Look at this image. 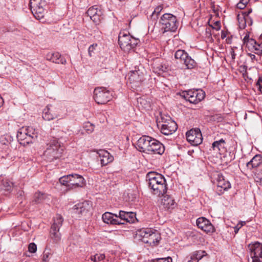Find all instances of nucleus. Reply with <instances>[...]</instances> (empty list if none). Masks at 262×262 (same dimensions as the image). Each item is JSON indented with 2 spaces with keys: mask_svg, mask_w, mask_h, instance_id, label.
I'll return each mask as SVG.
<instances>
[{
  "mask_svg": "<svg viewBox=\"0 0 262 262\" xmlns=\"http://www.w3.org/2000/svg\"><path fill=\"white\" fill-rule=\"evenodd\" d=\"M226 37V34L225 32L222 31L221 33V38L222 39L225 38Z\"/></svg>",
  "mask_w": 262,
  "mask_h": 262,
  "instance_id": "64",
  "label": "nucleus"
},
{
  "mask_svg": "<svg viewBox=\"0 0 262 262\" xmlns=\"http://www.w3.org/2000/svg\"><path fill=\"white\" fill-rule=\"evenodd\" d=\"M247 55L251 58V59L252 61H253L254 60H257L255 55L251 54V53H248Z\"/></svg>",
  "mask_w": 262,
  "mask_h": 262,
  "instance_id": "54",
  "label": "nucleus"
},
{
  "mask_svg": "<svg viewBox=\"0 0 262 262\" xmlns=\"http://www.w3.org/2000/svg\"><path fill=\"white\" fill-rule=\"evenodd\" d=\"M261 165L262 156L260 154L255 155L252 159L246 164V167L250 170L261 167Z\"/></svg>",
  "mask_w": 262,
  "mask_h": 262,
  "instance_id": "20",
  "label": "nucleus"
},
{
  "mask_svg": "<svg viewBox=\"0 0 262 262\" xmlns=\"http://www.w3.org/2000/svg\"><path fill=\"white\" fill-rule=\"evenodd\" d=\"M254 180L257 185H262V171L260 169L254 173Z\"/></svg>",
  "mask_w": 262,
  "mask_h": 262,
  "instance_id": "39",
  "label": "nucleus"
},
{
  "mask_svg": "<svg viewBox=\"0 0 262 262\" xmlns=\"http://www.w3.org/2000/svg\"><path fill=\"white\" fill-rule=\"evenodd\" d=\"M188 55V54L184 50H178L174 53L175 58L179 59L182 63H183Z\"/></svg>",
  "mask_w": 262,
  "mask_h": 262,
  "instance_id": "35",
  "label": "nucleus"
},
{
  "mask_svg": "<svg viewBox=\"0 0 262 262\" xmlns=\"http://www.w3.org/2000/svg\"><path fill=\"white\" fill-rule=\"evenodd\" d=\"M23 129L25 130L26 135L28 136V138L27 139V143H33L34 141H35L37 138V133L35 131V129L32 127L28 126L26 128H24Z\"/></svg>",
  "mask_w": 262,
  "mask_h": 262,
  "instance_id": "27",
  "label": "nucleus"
},
{
  "mask_svg": "<svg viewBox=\"0 0 262 262\" xmlns=\"http://www.w3.org/2000/svg\"><path fill=\"white\" fill-rule=\"evenodd\" d=\"M113 98V93L103 87H98L94 91V99L98 104H104Z\"/></svg>",
  "mask_w": 262,
  "mask_h": 262,
  "instance_id": "6",
  "label": "nucleus"
},
{
  "mask_svg": "<svg viewBox=\"0 0 262 262\" xmlns=\"http://www.w3.org/2000/svg\"><path fill=\"white\" fill-rule=\"evenodd\" d=\"M86 13L95 23L98 24L102 19L103 11L99 6L95 5L90 7Z\"/></svg>",
  "mask_w": 262,
  "mask_h": 262,
  "instance_id": "12",
  "label": "nucleus"
},
{
  "mask_svg": "<svg viewBox=\"0 0 262 262\" xmlns=\"http://www.w3.org/2000/svg\"><path fill=\"white\" fill-rule=\"evenodd\" d=\"M139 40L133 37L129 34L120 32L118 36V43L120 48L125 52H129L134 49Z\"/></svg>",
  "mask_w": 262,
  "mask_h": 262,
  "instance_id": "3",
  "label": "nucleus"
},
{
  "mask_svg": "<svg viewBox=\"0 0 262 262\" xmlns=\"http://www.w3.org/2000/svg\"><path fill=\"white\" fill-rule=\"evenodd\" d=\"M261 83H262V77H259L258 78V79L257 82H256V85L261 84Z\"/></svg>",
  "mask_w": 262,
  "mask_h": 262,
  "instance_id": "62",
  "label": "nucleus"
},
{
  "mask_svg": "<svg viewBox=\"0 0 262 262\" xmlns=\"http://www.w3.org/2000/svg\"><path fill=\"white\" fill-rule=\"evenodd\" d=\"M63 219L61 215L57 214L54 219V222L51 226L50 231V237L54 243H58L60 242L61 235L59 232V229L62 225Z\"/></svg>",
  "mask_w": 262,
  "mask_h": 262,
  "instance_id": "5",
  "label": "nucleus"
},
{
  "mask_svg": "<svg viewBox=\"0 0 262 262\" xmlns=\"http://www.w3.org/2000/svg\"><path fill=\"white\" fill-rule=\"evenodd\" d=\"M105 258V256L104 254H96L93 256H91V259L92 261L94 262H97L101 261L104 259Z\"/></svg>",
  "mask_w": 262,
  "mask_h": 262,
  "instance_id": "42",
  "label": "nucleus"
},
{
  "mask_svg": "<svg viewBox=\"0 0 262 262\" xmlns=\"http://www.w3.org/2000/svg\"><path fill=\"white\" fill-rule=\"evenodd\" d=\"M149 228H142L140 229H139L137 231L136 236L137 237H138L139 238H140V239H142L144 236H145V235L146 234V232L149 231Z\"/></svg>",
  "mask_w": 262,
  "mask_h": 262,
  "instance_id": "43",
  "label": "nucleus"
},
{
  "mask_svg": "<svg viewBox=\"0 0 262 262\" xmlns=\"http://www.w3.org/2000/svg\"><path fill=\"white\" fill-rule=\"evenodd\" d=\"M50 106L51 105H47L43 111L42 118L45 120L50 121L58 117V115L56 114H53L52 113V111L50 108Z\"/></svg>",
  "mask_w": 262,
  "mask_h": 262,
  "instance_id": "28",
  "label": "nucleus"
},
{
  "mask_svg": "<svg viewBox=\"0 0 262 262\" xmlns=\"http://www.w3.org/2000/svg\"><path fill=\"white\" fill-rule=\"evenodd\" d=\"M216 192L219 195L223 194L224 191L231 188V184L228 180H226L222 174H218L217 178Z\"/></svg>",
  "mask_w": 262,
  "mask_h": 262,
  "instance_id": "14",
  "label": "nucleus"
},
{
  "mask_svg": "<svg viewBox=\"0 0 262 262\" xmlns=\"http://www.w3.org/2000/svg\"><path fill=\"white\" fill-rule=\"evenodd\" d=\"M187 140L192 145L197 146L202 142L201 130L198 128H193L186 133Z\"/></svg>",
  "mask_w": 262,
  "mask_h": 262,
  "instance_id": "10",
  "label": "nucleus"
},
{
  "mask_svg": "<svg viewBox=\"0 0 262 262\" xmlns=\"http://www.w3.org/2000/svg\"><path fill=\"white\" fill-rule=\"evenodd\" d=\"M151 231H152V229L151 228H149V231L146 232V233L145 235V236H144L142 239H140L142 241H143V239L148 240L150 236V233H151Z\"/></svg>",
  "mask_w": 262,
  "mask_h": 262,
  "instance_id": "52",
  "label": "nucleus"
},
{
  "mask_svg": "<svg viewBox=\"0 0 262 262\" xmlns=\"http://www.w3.org/2000/svg\"><path fill=\"white\" fill-rule=\"evenodd\" d=\"M226 142L223 139L215 141L212 144L211 148L216 152L221 153L225 151Z\"/></svg>",
  "mask_w": 262,
  "mask_h": 262,
  "instance_id": "26",
  "label": "nucleus"
},
{
  "mask_svg": "<svg viewBox=\"0 0 262 262\" xmlns=\"http://www.w3.org/2000/svg\"><path fill=\"white\" fill-rule=\"evenodd\" d=\"M37 250V246L34 243H30L28 246V251L31 253H35Z\"/></svg>",
  "mask_w": 262,
  "mask_h": 262,
  "instance_id": "49",
  "label": "nucleus"
},
{
  "mask_svg": "<svg viewBox=\"0 0 262 262\" xmlns=\"http://www.w3.org/2000/svg\"><path fill=\"white\" fill-rule=\"evenodd\" d=\"M97 43H93V45H91L88 49V53L90 57H92L93 56V54L94 53V51L96 50V47H97Z\"/></svg>",
  "mask_w": 262,
  "mask_h": 262,
  "instance_id": "47",
  "label": "nucleus"
},
{
  "mask_svg": "<svg viewBox=\"0 0 262 262\" xmlns=\"http://www.w3.org/2000/svg\"><path fill=\"white\" fill-rule=\"evenodd\" d=\"M91 207L88 201H84L75 205L71 209V213L75 217L86 215Z\"/></svg>",
  "mask_w": 262,
  "mask_h": 262,
  "instance_id": "9",
  "label": "nucleus"
},
{
  "mask_svg": "<svg viewBox=\"0 0 262 262\" xmlns=\"http://www.w3.org/2000/svg\"><path fill=\"white\" fill-rule=\"evenodd\" d=\"M129 79L133 82L140 83L144 80V74L139 70L130 71Z\"/></svg>",
  "mask_w": 262,
  "mask_h": 262,
  "instance_id": "25",
  "label": "nucleus"
},
{
  "mask_svg": "<svg viewBox=\"0 0 262 262\" xmlns=\"http://www.w3.org/2000/svg\"><path fill=\"white\" fill-rule=\"evenodd\" d=\"M161 239L160 234L156 230L154 231L152 230L150 236L148 240L143 239L144 243L149 244L151 246L157 245Z\"/></svg>",
  "mask_w": 262,
  "mask_h": 262,
  "instance_id": "24",
  "label": "nucleus"
},
{
  "mask_svg": "<svg viewBox=\"0 0 262 262\" xmlns=\"http://www.w3.org/2000/svg\"><path fill=\"white\" fill-rule=\"evenodd\" d=\"M241 228V227L239 226V224H237L235 227H234V232L235 233H237L238 231V230Z\"/></svg>",
  "mask_w": 262,
  "mask_h": 262,
  "instance_id": "60",
  "label": "nucleus"
},
{
  "mask_svg": "<svg viewBox=\"0 0 262 262\" xmlns=\"http://www.w3.org/2000/svg\"><path fill=\"white\" fill-rule=\"evenodd\" d=\"M26 131L24 130L23 128L20 129L17 134V139L21 145L26 146L29 144L30 143H27V139L28 138L27 135H26Z\"/></svg>",
  "mask_w": 262,
  "mask_h": 262,
  "instance_id": "29",
  "label": "nucleus"
},
{
  "mask_svg": "<svg viewBox=\"0 0 262 262\" xmlns=\"http://www.w3.org/2000/svg\"><path fill=\"white\" fill-rule=\"evenodd\" d=\"M163 9V5H159L157 6L154 11L152 12V14L150 15V19L155 23L157 22V19L159 18V15H160L161 12Z\"/></svg>",
  "mask_w": 262,
  "mask_h": 262,
  "instance_id": "32",
  "label": "nucleus"
},
{
  "mask_svg": "<svg viewBox=\"0 0 262 262\" xmlns=\"http://www.w3.org/2000/svg\"><path fill=\"white\" fill-rule=\"evenodd\" d=\"M237 19L239 24V28L241 29H244L246 26L247 21L245 16L240 17L238 15L237 16Z\"/></svg>",
  "mask_w": 262,
  "mask_h": 262,
  "instance_id": "40",
  "label": "nucleus"
},
{
  "mask_svg": "<svg viewBox=\"0 0 262 262\" xmlns=\"http://www.w3.org/2000/svg\"><path fill=\"white\" fill-rule=\"evenodd\" d=\"M29 5L32 13L36 19H40L43 17V7L46 5L45 0H30Z\"/></svg>",
  "mask_w": 262,
  "mask_h": 262,
  "instance_id": "7",
  "label": "nucleus"
},
{
  "mask_svg": "<svg viewBox=\"0 0 262 262\" xmlns=\"http://www.w3.org/2000/svg\"><path fill=\"white\" fill-rule=\"evenodd\" d=\"M64 148L61 146L59 140L53 138L46 144L43 155L48 162H52L61 157Z\"/></svg>",
  "mask_w": 262,
  "mask_h": 262,
  "instance_id": "2",
  "label": "nucleus"
},
{
  "mask_svg": "<svg viewBox=\"0 0 262 262\" xmlns=\"http://www.w3.org/2000/svg\"><path fill=\"white\" fill-rule=\"evenodd\" d=\"M250 38H249V32L247 31L246 35L243 38V41L244 44L247 43L249 41Z\"/></svg>",
  "mask_w": 262,
  "mask_h": 262,
  "instance_id": "50",
  "label": "nucleus"
},
{
  "mask_svg": "<svg viewBox=\"0 0 262 262\" xmlns=\"http://www.w3.org/2000/svg\"><path fill=\"white\" fill-rule=\"evenodd\" d=\"M155 68L163 72H166L168 70V66L164 62L155 64Z\"/></svg>",
  "mask_w": 262,
  "mask_h": 262,
  "instance_id": "41",
  "label": "nucleus"
},
{
  "mask_svg": "<svg viewBox=\"0 0 262 262\" xmlns=\"http://www.w3.org/2000/svg\"><path fill=\"white\" fill-rule=\"evenodd\" d=\"M14 184L8 179L3 180L0 184V193L7 196L12 191Z\"/></svg>",
  "mask_w": 262,
  "mask_h": 262,
  "instance_id": "19",
  "label": "nucleus"
},
{
  "mask_svg": "<svg viewBox=\"0 0 262 262\" xmlns=\"http://www.w3.org/2000/svg\"><path fill=\"white\" fill-rule=\"evenodd\" d=\"M102 220L103 222L106 224L110 225H123L124 223L119 221L118 215L113 214L110 212H105L102 215Z\"/></svg>",
  "mask_w": 262,
  "mask_h": 262,
  "instance_id": "17",
  "label": "nucleus"
},
{
  "mask_svg": "<svg viewBox=\"0 0 262 262\" xmlns=\"http://www.w3.org/2000/svg\"><path fill=\"white\" fill-rule=\"evenodd\" d=\"M10 137L6 136H2L0 137V143L5 146H8L10 144Z\"/></svg>",
  "mask_w": 262,
  "mask_h": 262,
  "instance_id": "44",
  "label": "nucleus"
},
{
  "mask_svg": "<svg viewBox=\"0 0 262 262\" xmlns=\"http://www.w3.org/2000/svg\"><path fill=\"white\" fill-rule=\"evenodd\" d=\"M148 154L162 155L165 150L164 146L159 141L153 138Z\"/></svg>",
  "mask_w": 262,
  "mask_h": 262,
  "instance_id": "18",
  "label": "nucleus"
},
{
  "mask_svg": "<svg viewBox=\"0 0 262 262\" xmlns=\"http://www.w3.org/2000/svg\"><path fill=\"white\" fill-rule=\"evenodd\" d=\"M70 176H72L70 179V185H71V188L82 187L85 182L82 176L77 174H71Z\"/></svg>",
  "mask_w": 262,
  "mask_h": 262,
  "instance_id": "21",
  "label": "nucleus"
},
{
  "mask_svg": "<svg viewBox=\"0 0 262 262\" xmlns=\"http://www.w3.org/2000/svg\"><path fill=\"white\" fill-rule=\"evenodd\" d=\"M98 154L100 158V161L102 166L106 165L114 160L113 156L111 155L106 150H100L98 151Z\"/></svg>",
  "mask_w": 262,
  "mask_h": 262,
  "instance_id": "22",
  "label": "nucleus"
},
{
  "mask_svg": "<svg viewBox=\"0 0 262 262\" xmlns=\"http://www.w3.org/2000/svg\"><path fill=\"white\" fill-rule=\"evenodd\" d=\"M195 94V90H189L188 91H183L180 94L181 96L184 98L186 100L188 101L190 103H193L191 101V98L194 99Z\"/></svg>",
  "mask_w": 262,
  "mask_h": 262,
  "instance_id": "33",
  "label": "nucleus"
},
{
  "mask_svg": "<svg viewBox=\"0 0 262 262\" xmlns=\"http://www.w3.org/2000/svg\"><path fill=\"white\" fill-rule=\"evenodd\" d=\"M206 35L209 37L211 36V29L210 28H206Z\"/></svg>",
  "mask_w": 262,
  "mask_h": 262,
  "instance_id": "57",
  "label": "nucleus"
},
{
  "mask_svg": "<svg viewBox=\"0 0 262 262\" xmlns=\"http://www.w3.org/2000/svg\"><path fill=\"white\" fill-rule=\"evenodd\" d=\"M206 253L205 251L200 250L194 252L190 257V259L187 262H199Z\"/></svg>",
  "mask_w": 262,
  "mask_h": 262,
  "instance_id": "30",
  "label": "nucleus"
},
{
  "mask_svg": "<svg viewBox=\"0 0 262 262\" xmlns=\"http://www.w3.org/2000/svg\"><path fill=\"white\" fill-rule=\"evenodd\" d=\"M230 54L231 55L232 59L234 60V59L235 58L236 54L235 53L234 51L233 50L231 51Z\"/></svg>",
  "mask_w": 262,
  "mask_h": 262,
  "instance_id": "61",
  "label": "nucleus"
},
{
  "mask_svg": "<svg viewBox=\"0 0 262 262\" xmlns=\"http://www.w3.org/2000/svg\"><path fill=\"white\" fill-rule=\"evenodd\" d=\"M250 0H241L240 2L242 3L244 5H247V4L249 2Z\"/></svg>",
  "mask_w": 262,
  "mask_h": 262,
  "instance_id": "63",
  "label": "nucleus"
},
{
  "mask_svg": "<svg viewBox=\"0 0 262 262\" xmlns=\"http://www.w3.org/2000/svg\"><path fill=\"white\" fill-rule=\"evenodd\" d=\"M205 97V93L202 90H195V94L194 99L191 98V101L193 104H197L204 99Z\"/></svg>",
  "mask_w": 262,
  "mask_h": 262,
  "instance_id": "34",
  "label": "nucleus"
},
{
  "mask_svg": "<svg viewBox=\"0 0 262 262\" xmlns=\"http://www.w3.org/2000/svg\"><path fill=\"white\" fill-rule=\"evenodd\" d=\"M84 127L89 134L92 133L94 129V125L90 122L86 123Z\"/></svg>",
  "mask_w": 262,
  "mask_h": 262,
  "instance_id": "48",
  "label": "nucleus"
},
{
  "mask_svg": "<svg viewBox=\"0 0 262 262\" xmlns=\"http://www.w3.org/2000/svg\"><path fill=\"white\" fill-rule=\"evenodd\" d=\"M152 262H172V258L168 256L165 258H158L152 260Z\"/></svg>",
  "mask_w": 262,
  "mask_h": 262,
  "instance_id": "46",
  "label": "nucleus"
},
{
  "mask_svg": "<svg viewBox=\"0 0 262 262\" xmlns=\"http://www.w3.org/2000/svg\"><path fill=\"white\" fill-rule=\"evenodd\" d=\"M52 56L53 62L62 64H65L67 63L66 59L62 57L58 52L52 53Z\"/></svg>",
  "mask_w": 262,
  "mask_h": 262,
  "instance_id": "31",
  "label": "nucleus"
},
{
  "mask_svg": "<svg viewBox=\"0 0 262 262\" xmlns=\"http://www.w3.org/2000/svg\"><path fill=\"white\" fill-rule=\"evenodd\" d=\"M146 182L151 192L160 196L167 192V184L164 177L155 171L148 172L146 176Z\"/></svg>",
  "mask_w": 262,
  "mask_h": 262,
  "instance_id": "1",
  "label": "nucleus"
},
{
  "mask_svg": "<svg viewBox=\"0 0 262 262\" xmlns=\"http://www.w3.org/2000/svg\"><path fill=\"white\" fill-rule=\"evenodd\" d=\"M252 12V9L251 8H250L248 9L247 11H246L243 13V14L245 15V16L248 17V15Z\"/></svg>",
  "mask_w": 262,
  "mask_h": 262,
  "instance_id": "56",
  "label": "nucleus"
},
{
  "mask_svg": "<svg viewBox=\"0 0 262 262\" xmlns=\"http://www.w3.org/2000/svg\"><path fill=\"white\" fill-rule=\"evenodd\" d=\"M47 195L45 193L40 191L36 192L34 194L33 201L37 204L40 203L47 198Z\"/></svg>",
  "mask_w": 262,
  "mask_h": 262,
  "instance_id": "37",
  "label": "nucleus"
},
{
  "mask_svg": "<svg viewBox=\"0 0 262 262\" xmlns=\"http://www.w3.org/2000/svg\"><path fill=\"white\" fill-rule=\"evenodd\" d=\"M160 23L164 32H174L178 28V22L177 17L170 13H164L160 17Z\"/></svg>",
  "mask_w": 262,
  "mask_h": 262,
  "instance_id": "4",
  "label": "nucleus"
},
{
  "mask_svg": "<svg viewBox=\"0 0 262 262\" xmlns=\"http://www.w3.org/2000/svg\"><path fill=\"white\" fill-rule=\"evenodd\" d=\"M253 48L256 51L255 54L258 55H262V42H259L258 44L254 45Z\"/></svg>",
  "mask_w": 262,
  "mask_h": 262,
  "instance_id": "45",
  "label": "nucleus"
},
{
  "mask_svg": "<svg viewBox=\"0 0 262 262\" xmlns=\"http://www.w3.org/2000/svg\"><path fill=\"white\" fill-rule=\"evenodd\" d=\"M119 221L120 222L128 223H134L137 219L136 218V214L133 212H126L122 210H120L118 215Z\"/></svg>",
  "mask_w": 262,
  "mask_h": 262,
  "instance_id": "16",
  "label": "nucleus"
},
{
  "mask_svg": "<svg viewBox=\"0 0 262 262\" xmlns=\"http://www.w3.org/2000/svg\"><path fill=\"white\" fill-rule=\"evenodd\" d=\"M177 128L178 126L176 122L170 119L162 124L161 132L165 135H170L174 133Z\"/></svg>",
  "mask_w": 262,
  "mask_h": 262,
  "instance_id": "15",
  "label": "nucleus"
},
{
  "mask_svg": "<svg viewBox=\"0 0 262 262\" xmlns=\"http://www.w3.org/2000/svg\"><path fill=\"white\" fill-rule=\"evenodd\" d=\"M70 177H72V176H70V174L64 176L60 178L59 181L61 185L71 188V185H70Z\"/></svg>",
  "mask_w": 262,
  "mask_h": 262,
  "instance_id": "38",
  "label": "nucleus"
},
{
  "mask_svg": "<svg viewBox=\"0 0 262 262\" xmlns=\"http://www.w3.org/2000/svg\"><path fill=\"white\" fill-rule=\"evenodd\" d=\"M187 69H192L196 66V62L189 55L183 63Z\"/></svg>",
  "mask_w": 262,
  "mask_h": 262,
  "instance_id": "36",
  "label": "nucleus"
},
{
  "mask_svg": "<svg viewBox=\"0 0 262 262\" xmlns=\"http://www.w3.org/2000/svg\"><path fill=\"white\" fill-rule=\"evenodd\" d=\"M196 224L199 228L206 233H212L215 231L210 221L204 217L198 218L196 220Z\"/></svg>",
  "mask_w": 262,
  "mask_h": 262,
  "instance_id": "11",
  "label": "nucleus"
},
{
  "mask_svg": "<svg viewBox=\"0 0 262 262\" xmlns=\"http://www.w3.org/2000/svg\"><path fill=\"white\" fill-rule=\"evenodd\" d=\"M252 262H262V244L256 242L248 245Z\"/></svg>",
  "mask_w": 262,
  "mask_h": 262,
  "instance_id": "8",
  "label": "nucleus"
},
{
  "mask_svg": "<svg viewBox=\"0 0 262 262\" xmlns=\"http://www.w3.org/2000/svg\"><path fill=\"white\" fill-rule=\"evenodd\" d=\"M249 42H250V44L253 46L254 45H256L257 43L256 40L253 38H250Z\"/></svg>",
  "mask_w": 262,
  "mask_h": 262,
  "instance_id": "59",
  "label": "nucleus"
},
{
  "mask_svg": "<svg viewBox=\"0 0 262 262\" xmlns=\"http://www.w3.org/2000/svg\"><path fill=\"white\" fill-rule=\"evenodd\" d=\"M152 139L153 138L148 136H143L140 138L136 144L138 150L141 152L148 153Z\"/></svg>",
  "mask_w": 262,
  "mask_h": 262,
  "instance_id": "13",
  "label": "nucleus"
},
{
  "mask_svg": "<svg viewBox=\"0 0 262 262\" xmlns=\"http://www.w3.org/2000/svg\"><path fill=\"white\" fill-rule=\"evenodd\" d=\"M214 26H211L212 29H215L216 30H219L221 28L220 23L219 21H215L214 23Z\"/></svg>",
  "mask_w": 262,
  "mask_h": 262,
  "instance_id": "51",
  "label": "nucleus"
},
{
  "mask_svg": "<svg viewBox=\"0 0 262 262\" xmlns=\"http://www.w3.org/2000/svg\"><path fill=\"white\" fill-rule=\"evenodd\" d=\"M47 59L50 61H52V53H49L46 55Z\"/></svg>",
  "mask_w": 262,
  "mask_h": 262,
  "instance_id": "58",
  "label": "nucleus"
},
{
  "mask_svg": "<svg viewBox=\"0 0 262 262\" xmlns=\"http://www.w3.org/2000/svg\"><path fill=\"white\" fill-rule=\"evenodd\" d=\"M246 7V5H244L243 4H242V2H239L237 4V8L239 9H243Z\"/></svg>",
  "mask_w": 262,
  "mask_h": 262,
  "instance_id": "53",
  "label": "nucleus"
},
{
  "mask_svg": "<svg viewBox=\"0 0 262 262\" xmlns=\"http://www.w3.org/2000/svg\"><path fill=\"white\" fill-rule=\"evenodd\" d=\"M247 23L249 25L251 26L253 24V20L252 19L251 17H247V18H246Z\"/></svg>",
  "mask_w": 262,
  "mask_h": 262,
  "instance_id": "55",
  "label": "nucleus"
},
{
  "mask_svg": "<svg viewBox=\"0 0 262 262\" xmlns=\"http://www.w3.org/2000/svg\"><path fill=\"white\" fill-rule=\"evenodd\" d=\"M163 199L162 200V203L165 208L167 210L172 209L176 206V203L174 199L169 194L164 193L163 195Z\"/></svg>",
  "mask_w": 262,
  "mask_h": 262,
  "instance_id": "23",
  "label": "nucleus"
}]
</instances>
